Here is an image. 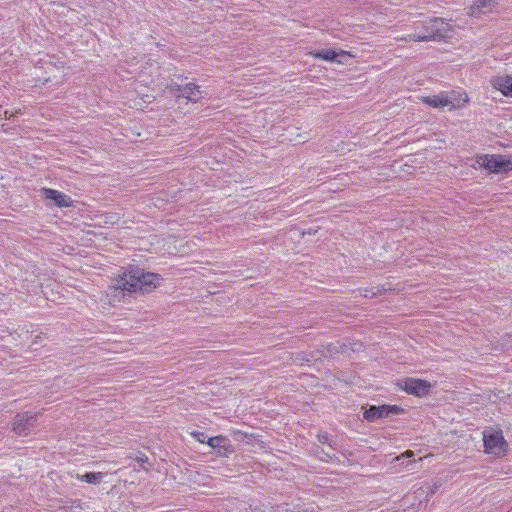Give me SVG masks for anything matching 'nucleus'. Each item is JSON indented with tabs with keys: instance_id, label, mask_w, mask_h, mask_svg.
<instances>
[{
	"instance_id": "obj_1",
	"label": "nucleus",
	"mask_w": 512,
	"mask_h": 512,
	"mask_svg": "<svg viewBox=\"0 0 512 512\" xmlns=\"http://www.w3.org/2000/svg\"><path fill=\"white\" fill-rule=\"evenodd\" d=\"M162 280L160 274L144 272L137 266H130L116 281L115 288L127 292L148 293L159 286Z\"/></svg>"
},
{
	"instance_id": "obj_2",
	"label": "nucleus",
	"mask_w": 512,
	"mask_h": 512,
	"mask_svg": "<svg viewBox=\"0 0 512 512\" xmlns=\"http://www.w3.org/2000/svg\"><path fill=\"white\" fill-rule=\"evenodd\" d=\"M476 163L491 173H506L512 170L511 156L482 154L477 156Z\"/></svg>"
},
{
	"instance_id": "obj_3",
	"label": "nucleus",
	"mask_w": 512,
	"mask_h": 512,
	"mask_svg": "<svg viewBox=\"0 0 512 512\" xmlns=\"http://www.w3.org/2000/svg\"><path fill=\"white\" fill-rule=\"evenodd\" d=\"M468 98L467 95L464 94L460 95L459 98L456 97L455 92H445L440 93L438 95L425 97L424 102L433 107V108H442V109H448L449 111L456 109L460 107L461 102H467Z\"/></svg>"
},
{
	"instance_id": "obj_4",
	"label": "nucleus",
	"mask_w": 512,
	"mask_h": 512,
	"mask_svg": "<svg viewBox=\"0 0 512 512\" xmlns=\"http://www.w3.org/2000/svg\"><path fill=\"white\" fill-rule=\"evenodd\" d=\"M397 386L407 394L416 397H424L428 395L432 388V384L429 381L413 377H406L398 380Z\"/></svg>"
},
{
	"instance_id": "obj_5",
	"label": "nucleus",
	"mask_w": 512,
	"mask_h": 512,
	"mask_svg": "<svg viewBox=\"0 0 512 512\" xmlns=\"http://www.w3.org/2000/svg\"><path fill=\"white\" fill-rule=\"evenodd\" d=\"M444 21L441 18L430 19L429 23L423 27V31L410 34L408 37L413 41H430L443 36L441 26Z\"/></svg>"
},
{
	"instance_id": "obj_6",
	"label": "nucleus",
	"mask_w": 512,
	"mask_h": 512,
	"mask_svg": "<svg viewBox=\"0 0 512 512\" xmlns=\"http://www.w3.org/2000/svg\"><path fill=\"white\" fill-rule=\"evenodd\" d=\"M36 421L37 415L32 412L19 413L13 421V431L18 436H28L35 431Z\"/></svg>"
},
{
	"instance_id": "obj_7",
	"label": "nucleus",
	"mask_w": 512,
	"mask_h": 512,
	"mask_svg": "<svg viewBox=\"0 0 512 512\" xmlns=\"http://www.w3.org/2000/svg\"><path fill=\"white\" fill-rule=\"evenodd\" d=\"M483 441L488 454L500 455L506 451L507 443L501 431L485 432Z\"/></svg>"
},
{
	"instance_id": "obj_8",
	"label": "nucleus",
	"mask_w": 512,
	"mask_h": 512,
	"mask_svg": "<svg viewBox=\"0 0 512 512\" xmlns=\"http://www.w3.org/2000/svg\"><path fill=\"white\" fill-rule=\"evenodd\" d=\"M402 411L403 409L397 405L370 406L364 411L363 417L369 422H374L378 419L388 417L389 415H398Z\"/></svg>"
},
{
	"instance_id": "obj_9",
	"label": "nucleus",
	"mask_w": 512,
	"mask_h": 512,
	"mask_svg": "<svg viewBox=\"0 0 512 512\" xmlns=\"http://www.w3.org/2000/svg\"><path fill=\"white\" fill-rule=\"evenodd\" d=\"M41 194L46 200L53 201L59 208H68L73 206L71 197L61 191L51 188H42Z\"/></svg>"
},
{
	"instance_id": "obj_10",
	"label": "nucleus",
	"mask_w": 512,
	"mask_h": 512,
	"mask_svg": "<svg viewBox=\"0 0 512 512\" xmlns=\"http://www.w3.org/2000/svg\"><path fill=\"white\" fill-rule=\"evenodd\" d=\"M493 88L500 91L504 96L512 98V75H498L490 80Z\"/></svg>"
},
{
	"instance_id": "obj_11",
	"label": "nucleus",
	"mask_w": 512,
	"mask_h": 512,
	"mask_svg": "<svg viewBox=\"0 0 512 512\" xmlns=\"http://www.w3.org/2000/svg\"><path fill=\"white\" fill-rule=\"evenodd\" d=\"M349 54L345 51L337 52L333 49H322L313 53V56L318 59H322L325 61L342 63L341 57H346Z\"/></svg>"
},
{
	"instance_id": "obj_12",
	"label": "nucleus",
	"mask_w": 512,
	"mask_h": 512,
	"mask_svg": "<svg viewBox=\"0 0 512 512\" xmlns=\"http://www.w3.org/2000/svg\"><path fill=\"white\" fill-rule=\"evenodd\" d=\"M177 91L191 102H197L202 98L200 87L194 83H188L183 88L179 87Z\"/></svg>"
},
{
	"instance_id": "obj_13",
	"label": "nucleus",
	"mask_w": 512,
	"mask_h": 512,
	"mask_svg": "<svg viewBox=\"0 0 512 512\" xmlns=\"http://www.w3.org/2000/svg\"><path fill=\"white\" fill-rule=\"evenodd\" d=\"M498 5V0H474L471 6L472 15L493 11Z\"/></svg>"
},
{
	"instance_id": "obj_14",
	"label": "nucleus",
	"mask_w": 512,
	"mask_h": 512,
	"mask_svg": "<svg viewBox=\"0 0 512 512\" xmlns=\"http://www.w3.org/2000/svg\"><path fill=\"white\" fill-rule=\"evenodd\" d=\"M207 444L213 449H218L220 454H226L231 447L229 440L222 435L209 437Z\"/></svg>"
},
{
	"instance_id": "obj_15",
	"label": "nucleus",
	"mask_w": 512,
	"mask_h": 512,
	"mask_svg": "<svg viewBox=\"0 0 512 512\" xmlns=\"http://www.w3.org/2000/svg\"><path fill=\"white\" fill-rule=\"evenodd\" d=\"M75 478L89 484H98L103 480L104 474L102 472H88L85 474H77Z\"/></svg>"
},
{
	"instance_id": "obj_16",
	"label": "nucleus",
	"mask_w": 512,
	"mask_h": 512,
	"mask_svg": "<svg viewBox=\"0 0 512 512\" xmlns=\"http://www.w3.org/2000/svg\"><path fill=\"white\" fill-rule=\"evenodd\" d=\"M120 218H121V215L118 212L107 213L105 215V223L106 224H110V225H114V224H117L119 222Z\"/></svg>"
},
{
	"instance_id": "obj_17",
	"label": "nucleus",
	"mask_w": 512,
	"mask_h": 512,
	"mask_svg": "<svg viewBox=\"0 0 512 512\" xmlns=\"http://www.w3.org/2000/svg\"><path fill=\"white\" fill-rule=\"evenodd\" d=\"M318 441L321 443V444H328L329 446L332 447V440H331V436L327 433V432H322V433H319L318 434Z\"/></svg>"
},
{
	"instance_id": "obj_18",
	"label": "nucleus",
	"mask_w": 512,
	"mask_h": 512,
	"mask_svg": "<svg viewBox=\"0 0 512 512\" xmlns=\"http://www.w3.org/2000/svg\"><path fill=\"white\" fill-rule=\"evenodd\" d=\"M196 439L197 441H199L200 443H207V439L209 437H207L204 433H201V432H194L192 434Z\"/></svg>"
},
{
	"instance_id": "obj_19",
	"label": "nucleus",
	"mask_w": 512,
	"mask_h": 512,
	"mask_svg": "<svg viewBox=\"0 0 512 512\" xmlns=\"http://www.w3.org/2000/svg\"><path fill=\"white\" fill-rule=\"evenodd\" d=\"M413 456H414V452H413V451H411V450H407V451H406V452H404L400 457H401V458H402V457H407V458H409V457H413Z\"/></svg>"
}]
</instances>
